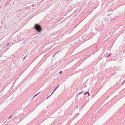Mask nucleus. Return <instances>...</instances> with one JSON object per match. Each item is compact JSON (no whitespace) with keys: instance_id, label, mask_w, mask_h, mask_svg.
I'll list each match as a JSON object with an SVG mask.
<instances>
[{"instance_id":"nucleus-17","label":"nucleus","mask_w":125,"mask_h":125,"mask_svg":"<svg viewBox=\"0 0 125 125\" xmlns=\"http://www.w3.org/2000/svg\"><path fill=\"white\" fill-rule=\"evenodd\" d=\"M25 57H24L23 58V59L24 60L25 59Z\"/></svg>"},{"instance_id":"nucleus-14","label":"nucleus","mask_w":125,"mask_h":125,"mask_svg":"<svg viewBox=\"0 0 125 125\" xmlns=\"http://www.w3.org/2000/svg\"><path fill=\"white\" fill-rule=\"evenodd\" d=\"M88 96H89V95H90V94H89V93H88Z\"/></svg>"},{"instance_id":"nucleus-15","label":"nucleus","mask_w":125,"mask_h":125,"mask_svg":"<svg viewBox=\"0 0 125 125\" xmlns=\"http://www.w3.org/2000/svg\"><path fill=\"white\" fill-rule=\"evenodd\" d=\"M75 29H78V28L77 27H76Z\"/></svg>"},{"instance_id":"nucleus-6","label":"nucleus","mask_w":125,"mask_h":125,"mask_svg":"<svg viewBox=\"0 0 125 125\" xmlns=\"http://www.w3.org/2000/svg\"><path fill=\"white\" fill-rule=\"evenodd\" d=\"M88 92H85V93H84V95H85L86 94H88Z\"/></svg>"},{"instance_id":"nucleus-4","label":"nucleus","mask_w":125,"mask_h":125,"mask_svg":"<svg viewBox=\"0 0 125 125\" xmlns=\"http://www.w3.org/2000/svg\"><path fill=\"white\" fill-rule=\"evenodd\" d=\"M60 51H58V52H56L55 54H54V55L53 56V57H54L55 56V55H56L57 53H58V52H60Z\"/></svg>"},{"instance_id":"nucleus-8","label":"nucleus","mask_w":125,"mask_h":125,"mask_svg":"<svg viewBox=\"0 0 125 125\" xmlns=\"http://www.w3.org/2000/svg\"><path fill=\"white\" fill-rule=\"evenodd\" d=\"M62 71H61L59 73V74H60L61 73H62Z\"/></svg>"},{"instance_id":"nucleus-1","label":"nucleus","mask_w":125,"mask_h":125,"mask_svg":"<svg viewBox=\"0 0 125 125\" xmlns=\"http://www.w3.org/2000/svg\"><path fill=\"white\" fill-rule=\"evenodd\" d=\"M34 28L37 31H41L42 30L40 26L38 24H35V25Z\"/></svg>"},{"instance_id":"nucleus-7","label":"nucleus","mask_w":125,"mask_h":125,"mask_svg":"<svg viewBox=\"0 0 125 125\" xmlns=\"http://www.w3.org/2000/svg\"><path fill=\"white\" fill-rule=\"evenodd\" d=\"M83 91H82L81 92H80L79 93V95H80L81 94H82L83 93Z\"/></svg>"},{"instance_id":"nucleus-12","label":"nucleus","mask_w":125,"mask_h":125,"mask_svg":"<svg viewBox=\"0 0 125 125\" xmlns=\"http://www.w3.org/2000/svg\"><path fill=\"white\" fill-rule=\"evenodd\" d=\"M12 116V115L11 116H10V117H9V118H9V119H10V118H11V117Z\"/></svg>"},{"instance_id":"nucleus-19","label":"nucleus","mask_w":125,"mask_h":125,"mask_svg":"<svg viewBox=\"0 0 125 125\" xmlns=\"http://www.w3.org/2000/svg\"><path fill=\"white\" fill-rule=\"evenodd\" d=\"M77 30L78 31L79 30Z\"/></svg>"},{"instance_id":"nucleus-11","label":"nucleus","mask_w":125,"mask_h":125,"mask_svg":"<svg viewBox=\"0 0 125 125\" xmlns=\"http://www.w3.org/2000/svg\"><path fill=\"white\" fill-rule=\"evenodd\" d=\"M125 81V80L123 82V83H122V84H123L124 83V82Z\"/></svg>"},{"instance_id":"nucleus-13","label":"nucleus","mask_w":125,"mask_h":125,"mask_svg":"<svg viewBox=\"0 0 125 125\" xmlns=\"http://www.w3.org/2000/svg\"><path fill=\"white\" fill-rule=\"evenodd\" d=\"M9 43H8L7 44V46H8V45L9 44Z\"/></svg>"},{"instance_id":"nucleus-9","label":"nucleus","mask_w":125,"mask_h":125,"mask_svg":"<svg viewBox=\"0 0 125 125\" xmlns=\"http://www.w3.org/2000/svg\"><path fill=\"white\" fill-rule=\"evenodd\" d=\"M111 55V53H110L109 54V55L107 56V57H109V56H110Z\"/></svg>"},{"instance_id":"nucleus-18","label":"nucleus","mask_w":125,"mask_h":125,"mask_svg":"<svg viewBox=\"0 0 125 125\" xmlns=\"http://www.w3.org/2000/svg\"><path fill=\"white\" fill-rule=\"evenodd\" d=\"M25 42V41H24L23 42V43H24Z\"/></svg>"},{"instance_id":"nucleus-16","label":"nucleus","mask_w":125,"mask_h":125,"mask_svg":"<svg viewBox=\"0 0 125 125\" xmlns=\"http://www.w3.org/2000/svg\"><path fill=\"white\" fill-rule=\"evenodd\" d=\"M27 56V55H26V56H25V58H26V56Z\"/></svg>"},{"instance_id":"nucleus-3","label":"nucleus","mask_w":125,"mask_h":125,"mask_svg":"<svg viewBox=\"0 0 125 125\" xmlns=\"http://www.w3.org/2000/svg\"><path fill=\"white\" fill-rule=\"evenodd\" d=\"M59 86V85L52 92V93L51 94V95L53 93V92L57 89L58 87Z\"/></svg>"},{"instance_id":"nucleus-2","label":"nucleus","mask_w":125,"mask_h":125,"mask_svg":"<svg viewBox=\"0 0 125 125\" xmlns=\"http://www.w3.org/2000/svg\"><path fill=\"white\" fill-rule=\"evenodd\" d=\"M115 17L113 15V14H111L110 16H108V18L110 20H112L114 19Z\"/></svg>"},{"instance_id":"nucleus-10","label":"nucleus","mask_w":125,"mask_h":125,"mask_svg":"<svg viewBox=\"0 0 125 125\" xmlns=\"http://www.w3.org/2000/svg\"><path fill=\"white\" fill-rule=\"evenodd\" d=\"M51 95H49V96H48V97H47V98H46V99H48L49 97L50 96H51Z\"/></svg>"},{"instance_id":"nucleus-5","label":"nucleus","mask_w":125,"mask_h":125,"mask_svg":"<svg viewBox=\"0 0 125 125\" xmlns=\"http://www.w3.org/2000/svg\"><path fill=\"white\" fill-rule=\"evenodd\" d=\"M40 93V92H39L37 94L35 95L33 97V98L35 96L37 95L38 94H39V93Z\"/></svg>"}]
</instances>
